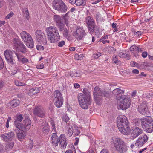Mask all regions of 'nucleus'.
I'll list each match as a JSON object with an SVG mask.
<instances>
[{"label":"nucleus","instance_id":"nucleus-50","mask_svg":"<svg viewBox=\"0 0 153 153\" xmlns=\"http://www.w3.org/2000/svg\"><path fill=\"white\" fill-rule=\"evenodd\" d=\"M13 15V13L12 12H11L6 16V19H9L10 18L12 17Z\"/></svg>","mask_w":153,"mask_h":153},{"label":"nucleus","instance_id":"nucleus-7","mask_svg":"<svg viewBox=\"0 0 153 153\" xmlns=\"http://www.w3.org/2000/svg\"><path fill=\"white\" fill-rule=\"evenodd\" d=\"M21 37L26 45L29 48H32L34 46V42L30 35L25 31L20 33Z\"/></svg>","mask_w":153,"mask_h":153},{"label":"nucleus","instance_id":"nucleus-54","mask_svg":"<svg viewBox=\"0 0 153 153\" xmlns=\"http://www.w3.org/2000/svg\"><path fill=\"white\" fill-rule=\"evenodd\" d=\"M113 62L115 63H117L118 62V61L117 57L115 55H114L113 56Z\"/></svg>","mask_w":153,"mask_h":153},{"label":"nucleus","instance_id":"nucleus-1","mask_svg":"<svg viewBox=\"0 0 153 153\" xmlns=\"http://www.w3.org/2000/svg\"><path fill=\"white\" fill-rule=\"evenodd\" d=\"M129 123L126 117L123 115H120L117 118V125L120 132L123 134L128 135L131 132V129L128 126Z\"/></svg>","mask_w":153,"mask_h":153},{"label":"nucleus","instance_id":"nucleus-63","mask_svg":"<svg viewBox=\"0 0 153 153\" xmlns=\"http://www.w3.org/2000/svg\"><path fill=\"white\" fill-rule=\"evenodd\" d=\"M76 0H70L69 2L72 4H76Z\"/></svg>","mask_w":153,"mask_h":153},{"label":"nucleus","instance_id":"nucleus-64","mask_svg":"<svg viewBox=\"0 0 153 153\" xmlns=\"http://www.w3.org/2000/svg\"><path fill=\"white\" fill-rule=\"evenodd\" d=\"M74 87L76 88H78L80 87L79 85L77 83L74 84Z\"/></svg>","mask_w":153,"mask_h":153},{"label":"nucleus","instance_id":"nucleus-16","mask_svg":"<svg viewBox=\"0 0 153 153\" xmlns=\"http://www.w3.org/2000/svg\"><path fill=\"white\" fill-rule=\"evenodd\" d=\"M33 113L36 116L41 118L44 117L45 114V109L40 106H36L33 109Z\"/></svg>","mask_w":153,"mask_h":153},{"label":"nucleus","instance_id":"nucleus-55","mask_svg":"<svg viewBox=\"0 0 153 153\" xmlns=\"http://www.w3.org/2000/svg\"><path fill=\"white\" fill-rule=\"evenodd\" d=\"M50 123L52 125V129L54 130L55 131H56V129L55 128V124L54 123V122L53 120H51L50 121Z\"/></svg>","mask_w":153,"mask_h":153},{"label":"nucleus","instance_id":"nucleus-30","mask_svg":"<svg viewBox=\"0 0 153 153\" xmlns=\"http://www.w3.org/2000/svg\"><path fill=\"white\" fill-rule=\"evenodd\" d=\"M54 96L55 97L54 98L57 99H63L62 95L60 91L59 90H56L55 91Z\"/></svg>","mask_w":153,"mask_h":153},{"label":"nucleus","instance_id":"nucleus-15","mask_svg":"<svg viewBox=\"0 0 153 153\" xmlns=\"http://www.w3.org/2000/svg\"><path fill=\"white\" fill-rule=\"evenodd\" d=\"M73 35L77 39H82L85 35V30L82 27H77L76 30L74 31Z\"/></svg>","mask_w":153,"mask_h":153},{"label":"nucleus","instance_id":"nucleus-17","mask_svg":"<svg viewBox=\"0 0 153 153\" xmlns=\"http://www.w3.org/2000/svg\"><path fill=\"white\" fill-rule=\"evenodd\" d=\"M148 139V137L146 135L144 134L143 135L137 140L135 143V146L138 148L142 146L147 142Z\"/></svg>","mask_w":153,"mask_h":153},{"label":"nucleus","instance_id":"nucleus-53","mask_svg":"<svg viewBox=\"0 0 153 153\" xmlns=\"http://www.w3.org/2000/svg\"><path fill=\"white\" fill-rule=\"evenodd\" d=\"M101 55V54L99 53L98 52L97 53H95L94 54V56L95 58H98Z\"/></svg>","mask_w":153,"mask_h":153},{"label":"nucleus","instance_id":"nucleus-62","mask_svg":"<svg viewBox=\"0 0 153 153\" xmlns=\"http://www.w3.org/2000/svg\"><path fill=\"white\" fill-rule=\"evenodd\" d=\"M100 153H109V152L107 149H104L101 151Z\"/></svg>","mask_w":153,"mask_h":153},{"label":"nucleus","instance_id":"nucleus-13","mask_svg":"<svg viewBox=\"0 0 153 153\" xmlns=\"http://www.w3.org/2000/svg\"><path fill=\"white\" fill-rule=\"evenodd\" d=\"M31 122L28 117H26L23 120L22 123L21 124L18 129L23 132L28 130L31 126Z\"/></svg>","mask_w":153,"mask_h":153},{"label":"nucleus","instance_id":"nucleus-60","mask_svg":"<svg viewBox=\"0 0 153 153\" xmlns=\"http://www.w3.org/2000/svg\"><path fill=\"white\" fill-rule=\"evenodd\" d=\"M141 34H142L141 31H137L136 33V36L139 37H140L141 36Z\"/></svg>","mask_w":153,"mask_h":153},{"label":"nucleus","instance_id":"nucleus-42","mask_svg":"<svg viewBox=\"0 0 153 153\" xmlns=\"http://www.w3.org/2000/svg\"><path fill=\"white\" fill-rule=\"evenodd\" d=\"M9 3V4L11 6H13L17 4V0H7Z\"/></svg>","mask_w":153,"mask_h":153},{"label":"nucleus","instance_id":"nucleus-34","mask_svg":"<svg viewBox=\"0 0 153 153\" xmlns=\"http://www.w3.org/2000/svg\"><path fill=\"white\" fill-rule=\"evenodd\" d=\"M14 145V143L13 142H7L6 144V150H9L11 149Z\"/></svg>","mask_w":153,"mask_h":153},{"label":"nucleus","instance_id":"nucleus-27","mask_svg":"<svg viewBox=\"0 0 153 153\" xmlns=\"http://www.w3.org/2000/svg\"><path fill=\"white\" fill-rule=\"evenodd\" d=\"M19 103V101L17 100H12L10 103V107L13 108L17 107Z\"/></svg>","mask_w":153,"mask_h":153},{"label":"nucleus","instance_id":"nucleus-8","mask_svg":"<svg viewBox=\"0 0 153 153\" xmlns=\"http://www.w3.org/2000/svg\"><path fill=\"white\" fill-rule=\"evenodd\" d=\"M53 4V7L56 10L62 13L67 11L68 7L62 0H54Z\"/></svg>","mask_w":153,"mask_h":153},{"label":"nucleus","instance_id":"nucleus-31","mask_svg":"<svg viewBox=\"0 0 153 153\" xmlns=\"http://www.w3.org/2000/svg\"><path fill=\"white\" fill-rule=\"evenodd\" d=\"M70 13V11H68L63 16V18L64 20L65 23L67 25L68 23V20L70 18L69 15Z\"/></svg>","mask_w":153,"mask_h":153},{"label":"nucleus","instance_id":"nucleus-43","mask_svg":"<svg viewBox=\"0 0 153 153\" xmlns=\"http://www.w3.org/2000/svg\"><path fill=\"white\" fill-rule=\"evenodd\" d=\"M83 55L82 54L80 55L75 54L74 56V59L77 60H81L83 58Z\"/></svg>","mask_w":153,"mask_h":153},{"label":"nucleus","instance_id":"nucleus-24","mask_svg":"<svg viewBox=\"0 0 153 153\" xmlns=\"http://www.w3.org/2000/svg\"><path fill=\"white\" fill-rule=\"evenodd\" d=\"M41 128L43 133L48 134L49 132V126L46 122H43L42 123Z\"/></svg>","mask_w":153,"mask_h":153},{"label":"nucleus","instance_id":"nucleus-56","mask_svg":"<svg viewBox=\"0 0 153 153\" xmlns=\"http://www.w3.org/2000/svg\"><path fill=\"white\" fill-rule=\"evenodd\" d=\"M22 74L20 72H18L17 73L16 76L19 79H21L22 77Z\"/></svg>","mask_w":153,"mask_h":153},{"label":"nucleus","instance_id":"nucleus-58","mask_svg":"<svg viewBox=\"0 0 153 153\" xmlns=\"http://www.w3.org/2000/svg\"><path fill=\"white\" fill-rule=\"evenodd\" d=\"M142 56L143 58H146L147 56V52H144L142 54Z\"/></svg>","mask_w":153,"mask_h":153},{"label":"nucleus","instance_id":"nucleus-45","mask_svg":"<svg viewBox=\"0 0 153 153\" xmlns=\"http://www.w3.org/2000/svg\"><path fill=\"white\" fill-rule=\"evenodd\" d=\"M62 117L63 120L65 122H67L69 119V117L65 114L62 115Z\"/></svg>","mask_w":153,"mask_h":153},{"label":"nucleus","instance_id":"nucleus-48","mask_svg":"<svg viewBox=\"0 0 153 153\" xmlns=\"http://www.w3.org/2000/svg\"><path fill=\"white\" fill-rule=\"evenodd\" d=\"M4 62L2 58L0 56V70L2 69L4 67Z\"/></svg>","mask_w":153,"mask_h":153},{"label":"nucleus","instance_id":"nucleus-59","mask_svg":"<svg viewBox=\"0 0 153 153\" xmlns=\"http://www.w3.org/2000/svg\"><path fill=\"white\" fill-rule=\"evenodd\" d=\"M100 41V42H102L103 44H105L106 43H109V40H103V39H101Z\"/></svg>","mask_w":153,"mask_h":153},{"label":"nucleus","instance_id":"nucleus-57","mask_svg":"<svg viewBox=\"0 0 153 153\" xmlns=\"http://www.w3.org/2000/svg\"><path fill=\"white\" fill-rule=\"evenodd\" d=\"M68 134L70 136H71L73 133V131H72V129H71V128L69 129V130H68Z\"/></svg>","mask_w":153,"mask_h":153},{"label":"nucleus","instance_id":"nucleus-32","mask_svg":"<svg viewBox=\"0 0 153 153\" xmlns=\"http://www.w3.org/2000/svg\"><path fill=\"white\" fill-rule=\"evenodd\" d=\"M63 30V35L68 40H69L71 39V36L69 34L68 30L66 28H65Z\"/></svg>","mask_w":153,"mask_h":153},{"label":"nucleus","instance_id":"nucleus-26","mask_svg":"<svg viewBox=\"0 0 153 153\" xmlns=\"http://www.w3.org/2000/svg\"><path fill=\"white\" fill-rule=\"evenodd\" d=\"M63 99H57L54 98V104L58 108L61 107L63 104Z\"/></svg>","mask_w":153,"mask_h":153},{"label":"nucleus","instance_id":"nucleus-52","mask_svg":"<svg viewBox=\"0 0 153 153\" xmlns=\"http://www.w3.org/2000/svg\"><path fill=\"white\" fill-rule=\"evenodd\" d=\"M44 64L42 63L40 65H38L36 66L37 68L38 69H42L44 68Z\"/></svg>","mask_w":153,"mask_h":153},{"label":"nucleus","instance_id":"nucleus-46","mask_svg":"<svg viewBox=\"0 0 153 153\" xmlns=\"http://www.w3.org/2000/svg\"><path fill=\"white\" fill-rule=\"evenodd\" d=\"M70 75L71 77H75L79 76L77 73L76 72H71Z\"/></svg>","mask_w":153,"mask_h":153},{"label":"nucleus","instance_id":"nucleus-51","mask_svg":"<svg viewBox=\"0 0 153 153\" xmlns=\"http://www.w3.org/2000/svg\"><path fill=\"white\" fill-rule=\"evenodd\" d=\"M36 47L37 49L39 50H43L44 49V47L43 46L39 45H37Z\"/></svg>","mask_w":153,"mask_h":153},{"label":"nucleus","instance_id":"nucleus-10","mask_svg":"<svg viewBox=\"0 0 153 153\" xmlns=\"http://www.w3.org/2000/svg\"><path fill=\"white\" fill-rule=\"evenodd\" d=\"M138 110L141 114L145 116H148L150 114L146 101H143L140 103L138 107Z\"/></svg>","mask_w":153,"mask_h":153},{"label":"nucleus","instance_id":"nucleus-33","mask_svg":"<svg viewBox=\"0 0 153 153\" xmlns=\"http://www.w3.org/2000/svg\"><path fill=\"white\" fill-rule=\"evenodd\" d=\"M95 23H94L93 24H90L89 25H88V29L90 33H93L94 31V27H95Z\"/></svg>","mask_w":153,"mask_h":153},{"label":"nucleus","instance_id":"nucleus-35","mask_svg":"<svg viewBox=\"0 0 153 153\" xmlns=\"http://www.w3.org/2000/svg\"><path fill=\"white\" fill-rule=\"evenodd\" d=\"M86 4V2L83 0H76V5L77 6H85Z\"/></svg>","mask_w":153,"mask_h":153},{"label":"nucleus","instance_id":"nucleus-4","mask_svg":"<svg viewBox=\"0 0 153 153\" xmlns=\"http://www.w3.org/2000/svg\"><path fill=\"white\" fill-rule=\"evenodd\" d=\"M48 39L51 43H54L57 42L60 39L57 28L53 26H50L46 28V30Z\"/></svg>","mask_w":153,"mask_h":153},{"label":"nucleus","instance_id":"nucleus-41","mask_svg":"<svg viewBox=\"0 0 153 153\" xmlns=\"http://www.w3.org/2000/svg\"><path fill=\"white\" fill-rule=\"evenodd\" d=\"M130 50L132 51L137 52L138 51L139 48L138 47L135 45H133L131 46L130 48Z\"/></svg>","mask_w":153,"mask_h":153},{"label":"nucleus","instance_id":"nucleus-23","mask_svg":"<svg viewBox=\"0 0 153 153\" xmlns=\"http://www.w3.org/2000/svg\"><path fill=\"white\" fill-rule=\"evenodd\" d=\"M14 136V134L13 132H10L2 134L1 137L5 141L8 140H11Z\"/></svg>","mask_w":153,"mask_h":153},{"label":"nucleus","instance_id":"nucleus-29","mask_svg":"<svg viewBox=\"0 0 153 153\" xmlns=\"http://www.w3.org/2000/svg\"><path fill=\"white\" fill-rule=\"evenodd\" d=\"M68 148V149L66 151L65 153H76L75 149L73 144H71Z\"/></svg>","mask_w":153,"mask_h":153},{"label":"nucleus","instance_id":"nucleus-11","mask_svg":"<svg viewBox=\"0 0 153 153\" xmlns=\"http://www.w3.org/2000/svg\"><path fill=\"white\" fill-rule=\"evenodd\" d=\"M16 53H16L15 51L13 50H6L4 51V54L6 59L9 64H13V60L14 59L13 55L15 54L16 55Z\"/></svg>","mask_w":153,"mask_h":153},{"label":"nucleus","instance_id":"nucleus-39","mask_svg":"<svg viewBox=\"0 0 153 153\" xmlns=\"http://www.w3.org/2000/svg\"><path fill=\"white\" fill-rule=\"evenodd\" d=\"M39 88H32L29 90V92L33 94H35L39 92Z\"/></svg>","mask_w":153,"mask_h":153},{"label":"nucleus","instance_id":"nucleus-61","mask_svg":"<svg viewBox=\"0 0 153 153\" xmlns=\"http://www.w3.org/2000/svg\"><path fill=\"white\" fill-rule=\"evenodd\" d=\"M132 72L134 74H138L139 71L137 69H135L133 70L132 71Z\"/></svg>","mask_w":153,"mask_h":153},{"label":"nucleus","instance_id":"nucleus-6","mask_svg":"<svg viewBox=\"0 0 153 153\" xmlns=\"http://www.w3.org/2000/svg\"><path fill=\"white\" fill-rule=\"evenodd\" d=\"M140 119L142 127L145 131L151 133L153 131V120L149 116Z\"/></svg>","mask_w":153,"mask_h":153},{"label":"nucleus","instance_id":"nucleus-9","mask_svg":"<svg viewBox=\"0 0 153 153\" xmlns=\"http://www.w3.org/2000/svg\"><path fill=\"white\" fill-rule=\"evenodd\" d=\"M130 101L129 97L123 95V97L117 102L118 108L122 110L128 108L130 105Z\"/></svg>","mask_w":153,"mask_h":153},{"label":"nucleus","instance_id":"nucleus-3","mask_svg":"<svg viewBox=\"0 0 153 153\" xmlns=\"http://www.w3.org/2000/svg\"><path fill=\"white\" fill-rule=\"evenodd\" d=\"M93 94L95 101L98 104L102 102L103 97L108 98L110 96L109 91L105 89H100L97 86L94 88Z\"/></svg>","mask_w":153,"mask_h":153},{"label":"nucleus","instance_id":"nucleus-18","mask_svg":"<svg viewBox=\"0 0 153 153\" xmlns=\"http://www.w3.org/2000/svg\"><path fill=\"white\" fill-rule=\"evenodd\" d=\"M132 132L130 137L132 140H133L143 133V130L140 128L135 127L132 128Z\"/></svg>","mask_w":153,"mask_h":153},{"label":"nucleus","instance_id":"nucleus-38","mask_svg":"<svg viewBox=\"0 0 153 153\" xmlns=\"http://www.w3.org/2000/svg\"><path fill=\"white\" fill-rule=\"evenodd\" d=\"M22 11L25 15V17L28 19V17L29 16V13L28 9L26 8H23L22 9Z\"/></svg>","mask_w":153,"mask_h":153},{"label":"nucleus","instance_id":"nucleus-44","mask_svg":"<svg viewBox=\"0 0 153 153\" xmlns=\"http://www.w3.org/2000/svg\"><path fill=\"white\" fill-rule=\"evenodd\" d=\"M118 55L121 58L127 57L128 56V55L126 53H123L122 52L118 53Z\"/></svg>","mask_w":153,"mask_h":153},{"label":"nucleus","instance_id":"nucleus-28","mask_svg":"<svg viewBox=\"0 0 153 153\" xmlns=\"http://www.w3.org/2000/svg\"><path fill=\"white\" fill-rule=\"evenodd\" d=\"M19 131V132L17 131H16L17 133V137L19 140L20 141H21L22 139H24L26 135L25 133H23L22 132V131Z\"/></svg>","mask_w":153,"mask_h":153},{"label":"nucleus","instance_id":"nucleus-22","mask_svg":"<svg viewBox=\"0 0 153 153\" xmlns=\"http://www.w3.org/2000/svg\"><path fill=\"white\" fill-rule=\"evenodd\" d=\"M23 117L22 115H16L14 117V124L15 126L18 129L19 128L21 124L20 122L22 120Z\"/></svg>","mask_w":153,"mask_h":153},{"label":"nucleus","instance_id":"nucleus-14","mask_svg":"<svg viewBox=\"0 0 153 153\" xmlns=\"http://www.w3.org/2000/svg\"><path fill=\"white\" fill-rule=\"evenodd\" d=\"M13 46L14 49L23 53H25L26 51L24 44L16 39H14L13 41Z\"/></svg>","mask_w":153,"mask_h":153},{"label":"nucleus","instance_id":"nucleus-25","mask_svg":"<svg viewBox=\"0 0 153 153\" xmlns=\"http://www.w3.org/2000/svg\"><path fill=\"white\" fill-rule=\"evenodd\" d=\"M17 58L19 61H21L22 63L25 64L28 62V60L26 58H24L20 53L16 54Z\"/></svg>","mask_w":153,"mask_h":153},{"label":"nucleus","instance_id":"nucleus-21","mask_svg":"<svg viewBox=\"0 0 153 153\" xmlns=\"http://www.w3.org/2000/svg\"><path fill=\"white\" fill-rule=\"evenodd\" d=\"M124 92V90H121L120 89L118 88L113 90L112 91V94L116 96L117 99L119 100L121 97H123Z\"/></svg>","mask_w":153,"mask_h":153},{"label":"nucleus","instance_id":"nucleus-5","mask_svg":"<svg viewBox=\"0 0 153 153\" xmlns=\"http://www.w3.org/2000/svg\"><path fill=\"white\" fill-rule=\"evenodd\" d=\"M114 147L119 153H126L128 148L125 143L121 139L114 137L112 138Z\"/></svg>","mask_w":153,"mask_h":153},{"label":"nucleus","instance_id":"nucleus-47","mask_svg":"<svg viewBox=\"0 0 153 153\" xmlns=\"http://www.w3.org/2000/svg\"><path fill=\"white\" fill-rule=\"evenodd\" d=\"M65 44V42L64 41H62L58 42L57 45L59 47H63Z\"/></svg>","mask_w":153,"mask_h":153},{"label":"nucleus","instance_id":"nucleus-12","mask_svg":"<svg viewBox=\"0 0 153 153\" xmlns=\"http://www.w3.org/2000/svg\"><path fill=\"white\" fill-rule=\"evenodd\" d=\"M34 33L36 39L38 42L40 44L46 43V38L44 33L42 30H37Z\"/></svg>","mask_w":153,"mask_h":153},{"label":"nucleus","instance_id":"nucleus-40","mask_svg":"<svg viewBox=\"0 0 153 153\" xmlns=\"http://www.w3.org/2000/svg\"><path fill=\"white\" fill-rule=\"evenodd\" d=\"M54 19L57 24L61 21V18L58 15H55L54 16Z\"/></svg>","mask_w":153,"mask_h":153},{"label":"nucleus","instance_id":"nucleus-19","mask_svg":"<svg viewBox=\"0 0 153 153\" xmlns=\"http://www.w3.org/2000/svg\"><path fill=\"white\" fill-rule=\"evenodd\" d=\"M60 139V137L59 138L56 133H53L51 136L50 142L53 146L56 147L58 145Z\"/></svg>","mask_w":153,"mask_h":153},{"label":"nucleus","instance_id":"nucleus-37","mask_svg":"<svg viewBox=\"0 0 153 153\" xmlns=\"http://www.w3.org/2000/svg\"><path fill=\"white\" fill-rule=\"evenodd\" d=\"M56 25L59 28V30L60 31H62L65 29L64 28V24L61 22L56 24Z\"/></svg>","mask_w":153,"mask_h":153},{"label":"nucleus","instance_id":"nucleus-36","mask_svg":"<svg viewBox=\"0 0 153 153\" xmlns=\"http://www.w3.org/2000/svg\"><path fill=\"white\" fill-rule=\"evenodd\" d=\"M86 22L87 25H89L90 24H93L95 23L94 19L90 16H87L86 19Z\"/></svg>","mask_w":153,"mask_h":153},{"label":"nucleus","instance_id":"nucleus-20","mask_svg":"<svg viewBox=\"0 0 153 153\" xmlns=\"http://www.w3.org/2000/svg\"><path fill=\"white\" fill-rule=\"evenodd\" d=\"M59 145L62 149H65L67 144L66 139L64 134H62L60 136Z\"/></svg>","mask_w":153,"mask_h":153},{"label":"nucleus","instance_id":"nucleus-49","mask_svg":"<svg viewBox=\"0 0 153 153\" xmlns=\"http://www.w3.org/2000/svg\"><path fill=\"white\" fill-rule=\"evenodd\" d=\"M15 83L16 85L17 86H23L25 85L24 83L19 82L18 81H15Z\"/></svg>","mask_w":153,"mask_h":153},{"label":"nucleus","instance_id":"nucleus-2","mask_svg":"<svg viewBox=\"0 0 153 153\" xmlns=\"http://www.w3.org/2000/svg\"><path fill=\"white\" fill-rule=\"evenodd\" d=\"M83 93L80 94L78 96V100L80 106L83 109L88 108L91 103V94L87 90H83Z\"/></svg>","mask_w":153,"mask_h":153}]
</instances>
